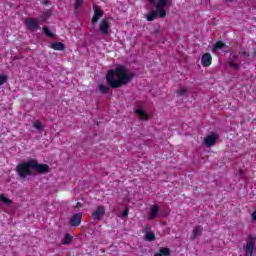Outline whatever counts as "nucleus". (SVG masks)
<instances>
[{"mask_svg":"<svg viewBox=\"0 0 256 256\" xmlns=\"http://www.w3.org/2000/svg\"><path fill=\"white\" fill-rule=\"evenodd\" d=\"M134 74L129 72L125 67L119 66L115 70H109L106 74V83L112 89H119L122 85L131 83Z\"/></svg>","mask_w":256,"mask_h":256,"instance_id":"1","label":"nucleus"},{"mask_svg":"<svg viewBox=\"0 0 256 256\" xmlns=\"http://www.w3.org/2000/svg\"><path fill=\"white\" fill-rule=\"evenodd\" d=\"M18 177L20 179H26L29 175H33V171L40 173L41 175L49 173V165L39 164L35 159H31L27 162L18 164L16 167Z\"/></svg>","mask_w":256,"mask_h":256,"instance_id":"2","label":"nucleus"},{"mask_svg":"<svg viewBox=\"0 0 256 256\" xmlns=\"http://www.w3.org/2000/svg\"><path fill=\"white\" fill-rule=\"evenodd\" d=\"M167 5H171V0H156L154 3L161 19H165V17H167V12H165V7H167Z\"/></svg>","mask_w":256,"mask_h":256,"instance_id":"3","label":"nucleus"},{"mask_svg":"<svg viewBox=\"0 0 256 256\" xmlns=\"http://www.w3.org/2000/svg\"><path fill=\"white\" fill-rule=\"evenodd\" d=\"M255 241L256 238L253 235H248L246 239L245 255L253 256V251H255Z\"/></svg>","mask_w":256,"mask_h":256,"instance_id":"4","label":"nucleus"},{"mask_svg":"<svg viewBox=\"0 0 256 256\" xmlns=\"http://www.w3.org/2000/svg\"><path fill=\"white\" fill-rule=\"evenodd\" d=\"M25 25L29 31H37L38 29H41V26L39 25V19L37 18H27L25 20Z\"/></svg>","mask_w":256,"mask_h":256,"instance_id":"5","label":"nucleus"},{"mask_svg":"<svg viewBox=\"0 0 256 256\" xmlns=\"http://www.w3.org/2000/svg\"><path fill=\"white\" fill-rule=\"evenodd\" d=\"M81 223H83V213L82 212L73 214L69 220L70 227H79V225H81Z\"/></svg>","mask_w":256,"mask_h":256,"instance_id":"6","label":"nucleus"},{"mask_svg":"<svg viewBox=\"0 0 256 256\" xmlns=\"http://www.w3.org/2000/svg\"><path fill=\"white\" fill-rule=\"evenodd\" d=\"M105 217V206H98L92 213L93 221H101Z\"/></svg>","mask_w":256,"mask_h":256,"instance_id":"7","label":"nucleus"},{"mask_svg":"<svg viewBox=\"0 0 256 256\" xmlns=\"http://www.w3.org/2000/svg\"><path fill=\"white\" fill-rule=\"evenodd\" d=\"M211 63H213V57L210 53H204L201 57V65L204 67L211 66Z\"/></svg>","mask_w":256,"mask_h":256,"instance_id":"8","label":"nucleus"},{"mask_svg":"<svg viewBox=\"0 0 256 256\" xmlns=\"http://www.w3.org/2000/svg\"><path fill=\"white\" fill-rule=\"evenodd\" d=\"M215 143H217V135L215 134H210L204 138V145L206 147H213Z\"/></svg>","mask_w":256,"mask_h":256,"instance_id":"9","label":"nucleus"},{"mask_svg":"<svg viewBox=\"0 0 256 256\" xmlns=\"http://www.w3.org/2000/svg\"><path fill=\"white\" fill-rule=\"evenodd\" d=\"M99 31L102 35H109V22L106 20H101Z\"/></svg>","mask_w":256,"mask_h":256,"instance_id":"10","label":"nucleus"},{"mask_svg":"<svg viewBox=\"0 0 256 256\" xmlns=\"http://www.w3.org/2000/svg\"><path fill=\"white\" fill-rule=\"evenodd\" d=\"M159 213V205L155 204L150 208V214L148 216V221H153L157 214Z\"/></svg>","mask_w":256,"mask_h":256,"instance_id":"11","label":"nucleus"},{"mask_svg":"<svg viewBox=\"0 0 256 256\" xmlns=\"http://www.w3.org/2000/svg\"><path fill=\"white\" fill-rule=\"evenodd\" d=\"M101 17H103V11L99 10L98 8H95L94 15L92 17V23H97V21H99Z\"/></svg>","mask_w":256,"mask_h":256,"instance_id":"12","label":"nucleus"},{"mask_svg":"<svg viewBox=\"0 0 256 256\" xmlns=\"http://www.w3.org/2000/svg\"><path fill=\"white\" fill-rule=\"evenodd\" d=\"M51 49H54V51H64L65 45L61 42H55L51 44Z\"/></svg>","mask_w":256,"mask_h":256,"instance_id":"13","label":"nucleus"},{"mask_svg":"<svg viewBox=\"0 0 256 256\" xmlns=\"http://www.w3.org/2000/svg\"><path fill=\"white\" fill-rule=\"evenodd\" d=\"M159 17V12L157 10H152L149 14L146 15L147 21H155Z\"/></svg>","mask_w":256,"mask_h":256,"instance_id":"14","label":"nucleus"},{"mask_svg":"<svg viewBox=\"0 0 256 256\" xmlns=\"http://www.w3.org/2000/svg\"><path fill=\"white\" fill-rule=\"evenodd\" d=\"M223 47H225V43H223V41H218L214 44L212 52L215 53V51H219V49H223Z\"/></svg>","mask_w":256,"mask_h":256,"instance_id":"15","label":"nucleus"},{"mask_svg":"<svg viewBox=\"0 0 256 256\" xmlns=\"http://www.w3.org/2000/svg\"><path fill=\"white\" fill-rule=\"evenodd\" d=\"M99 91L100 93H102L103 95H106L107 93H109L110 88L109 86L105 85V84H99Z\"/></svg>","mask_w":256,"mask_h":256,"instance_id":"16","label":"nucleus"},{"mask_svg":"<svg viewBox=\"0 0 256 256\" xmlns=\"http://www.w3.org/2000/svg\"><path fill=\"white\" fill-rule=\"evenodd\" d=\"M201 231H203V227H201V226H196L193 229L192 233H193L194 239H197V237H199V235H201Z\"/></svg>","mask_w":256,"mask_h":256,"instance_id":"17","label":"nucleus"},{"mask_svg":"<svg viewBox=\"0 0 256 256\" xmlns=\"http://www.w3.org/2000/svg\"><path fill=\"white\" fill-rule=\"evenodd\" d=\"M73 241V236L70 234H65L64 239L62 241V245H70V243Z\"/></svg>","mask_w":256,"mask_h":256,"instance_id":"18","label":"nucleus"},{"mask_svg":"<svg viewBox=\"0 0 256 256\" xmlns=\"http://www.w3.org/2000/svg\"><path fill=\"white\" fill-rule=\"evenodd\" d=\"M0 201L1 203H3L4 205H11V203H13V201H11V199L7 198L5 196V194H0Z\"/></svg>","mask_w":256,"mask_h":256,"instance_id":"19","label":"nucleus"},{"mask_svg":"<svg viewBox=\"0 0 256 256\" xmlns=\"http://www.w3.org/2000/svg\"><path fill=\"white\" fill-rule=\"evenodd\" d=\"M159 253L163 256H170L171 250L169 248L162 247L160 248Z\"/></svg>","mask_w":256,"mask_h":256,"instance_id":"20","label":"nucleus"},{"mask_svg":"<svg viewBox=\"0 0 256 256\" xmlns=\"http://www.w3.org/2000/svg\"><path fill=\"white\" fill-rule=\"evenodd\" d=\"M136 113L139 115L140 119H143L144 121L148 118L147 113L141 109L136 110Z\"/></svg>","mask_w":256,"mask_h":256,"instance_id":"21","label":"nucleus"},{"mask_svg":"<svg viewBox=\"0 0 256 256\" xmlns=\"http://www.w3.org/2000/svg\"><path fill=\"white\" fill-rule=\"evenodd\" d=\"M145 239H146L147 241H149V242L155 241V233H153V232H147V233L145 234Z\"/></svg>","mask_w":256,"mask_h":256,"instance_id":"22","label":"nucleus"},{"mask_svg":"<svg viewBox=\"0 0 256 256\" xmlns=\"http://www.w3.org/2000/svg\"><path fill=\"white\" fill-rule=\"evenodd\" d=\"M43 31L47 37H50L51 39H53V37H55V34H53V32H51V30H49V28H47V27H44Z\"/></svg>","mask_w":256,"mask_h":256,"instance_id":"23","label":"nucleus"},{"mask_svg":"<svg viewBox=\"0 0 256 256\" xmlns=\"http://www.w3.org/2000/svg\"><path fill=\"white\" fill-rule=\"evenodd\" d=\"M187 94V89L186 88H179L177 90V96L178 97H182V95H186Z\"/></svg>","mask_w":256,"mask_h":256,"instance_id":"24","label":"nucleus"},{"mask_svg":"<svg viewBox=\"0 0 256 256\" xmlns=\"http://www.w3.org/2000/svg\"><path fill=\"white\" fill-rule=\"evenodd\" d=\"M5 83H7V76L0 75V87L1 85H5Z\"/></svg>","mask_w":256,"mask_h":256,"instance_id":"25","label":"nucleus"},{"mask_svg":"<svg viewBox=\"0 0 256 256\" xmlns=\"http://www.w3.org/2000/svg\"><path fill=\"white\" fill-rule=\"evenodd\" d=\"M33 125H34V128L38 129L39 131L43 129V124H41L39 121H35Z\"/></svg>","mask_w":256,"mask_h":256,"instance_id":"26","label":"nucleus"},{"mask_svg":"<svg viewBox=\"0 0 256 256\" xmlns=\"http://www.w3.org/2000/svg\"><path fill=\"white\" fill-rule=\"evenodd\" d=\"M83 5V0H75V9H79Z\"/></svg>","mask_w":256,"mask_h":256,"instance_id":"27","label":"nucleus"},{"mask_svg":"<svg viewBox=\"0 0 256 256\" xmlns=\"http://www.w3.org/2000/svg\"><path fill=\"white\" fill-rule=\"evenodd\" d=\"M122 217L127 218L129 217V208H125L122 212Z\"/></svg>","mask_w":256,"mask_h":256,"instance_id":"28","label":"nucleus"},{"mask_svg":"<svg viewBox=\"0 0 256 256\" xmlns=\"http://www.w3.org/2000/svg\"><path fill=\"white\" fill-rule=\"evenodd\" d=\"M230 67H233L236 71H239V64L230 62Z\"/></svg>","mask_w":256,"mask_h":256,"instance_id":"29","label":"nucleus"},{"mask_svg":"<svg viewBox=\"0 0 256 256\" xmlns=\"http://www.w3.org/2000/svg\"><path fill=\"white\" fill-rule=\"evenodd\" d=\"M237 57H239L237 54L232 53V54L230 55V61H237Z\"/></svg>","mask_w":256,"mask_h":256,"instance_id":"30","label":"nucleus"},{"mask_svg":"<svg viewBox=\"0 0 256 256\" xmlns=\"http://www.w3.org/2000/svg\"><path fill=\"white\" fill-rule=\"evenodd\" d=\"M81 207H83V203L77 202L75 205V209H81Z\"/></svg>","mask_w":256,"mask_h":256,"instance_id":"31","label":"nucleus"},{"mask_svg":"<svg viewBox=\"0 0 256 256\" xmlns=\"http://www.w3.org/2000/svg\"><path fill=\"white\" fill-rule=\"evenodd\" d=\"M251 217L253 221H256V211L252 212Z\"/></svg>","mask_w":256,"mask_h":256,"instance_id":"32","label":"nucleus"},{"mask_svg":"<svg viewBox=\"0 0 256 256\" xmlns=\"http://www.w3.org/2000/svg\"><path fill=\"white\" fill-rule=\"evenodd\" d=\"M150 1V3L152 4V5H155V3L157 2V0H149Z\"/></svg>","mask_w":256,"mask_h":256,"instance_id":"33","label":"nucleus"},{"mask_svg":"<svg viewBox=\"0 0 256 256\" xmlns=\"http://www.w3.org/2000/svg\"><path fill=\"white\" fill-rule=\"evenodd\" d=\"M154 256H164V255L159 252V253H156Z\"/></svg>","mask_w":256,"mask_h":256,"instance_id":"34","label":"nucleus"},{"mask_svg":"<svg viewBox=\"0 0 256 256\" xmlns=\"http://www.w3.org/2000/svg\"><path fill=\"white\" fill-rule=\"evenodd\" d=\"M245 51L239 52V55H245Z\"/></svg>","mask_w":256,"mask_h":256,"instance_id":"35","label":"nucleus"},{"mask_svg":"<svg viewBox=\"0 0 256 256\" xmlns=\"http://www.w3.org/2000/svg\"><path fill=\"white\" fill-rule=\"evenodd\" d=\"M148 229H151V226H146Z\"/></svg>","mask_w":256,"mask_h":256,"instance_id":"36","label":"nucleus"},{"mask_svg":"<svg viewBox=\"0 0 256 256\" xmlns=\"http://www.w3.org/2000/svg\"><path fill=\"white\" fill-rule=\"evenodd\" d=\"M43 21H47V18H44Z\"/></svg>","mask_w":256,"mask_h":256,"instance_id":"37","label":"nucleus"},{"mask_svg":"<svg viewBox=\"0 0 256 256\" xmlns=\"http://www.w3.org/2000/svg\"><path fill=\"white\" fill-rule=\"evenodd\" d=\"M228 1H233V0H228Z\"/></svg>","mask_w":256,"mask_h":256,"instance_id":"38","label":"nucleus"}]
</instances>
